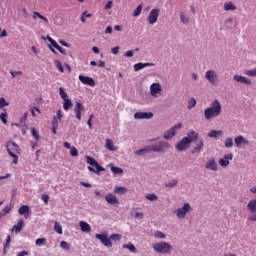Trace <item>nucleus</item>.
Returning <instances> with one entry per match:
<instances>
[{
	"label": "nucleus",
	"instance_id": "1",
	"mask_svg": "<svg viewBox=\"0 0 256 256\" xmlns=\"http://www.w3.org/2000/svg\"><path fill=\"white\" fill-rule=\"evenodd\" d=\"M171 149V144L166 141H160L156 144H153L152 146H146L144 148H141L139 150L135 151V155L138 157H145V155H149L153 151V153H158V155H164L166 151H169Z\"/></svg>",
	"mask_w": 256,
	"mask_h": 256
},
{
	"label": "nucleus",
	"instance_id": "2",
	"mask_svg": "<svg viewBox=\"0 0 256 256\" xmlns=\"http://www.w3.org/2000/svg\"><path fill=\"white\" fill-rule=\"evenodd\" d=\"M221 113H223V106H221V102L218 99H215L211 102L210 107L204 110V117L206 121H211V119L219 117Z\"/></svg>",
	"mask_w": 256,
	"mask_h": 256
},
{
	"label": "nucleus",
	"instance_id": "3",
	"mask_svg": "<svg viewBox=\"0 0 256 256\" xmlns=\"http://www.w3.org/2000/svg\"><path fill=\"white\" fill-rule=\"evenodd\" d=\"M199 139V133L195 132V130H191L190 133L187 134L186 137H183L177 144L176 149L179 152L187 151L191 147V144L194 141Z\"/></svg>",
	"mask_w": 256,
	"mask_h": 256
},
{
	"label": "nucleus",
	"instance_id": "4",
	"mask_svg": "<svg viewBox=\"0 0 256 256\" xmlns=\"http://www.w3.org/2000/svg\"><path fill=\"white\" fill-rule=\"evenodd\" d=\"M5 147L8 152V155H10V157H13L12 163H14V165H17L19 161V156H17V153H20L21 148H19V145H17V143L13 141H8Z\"/></svg>",
	"mask_w": 256,
	"mask_h": 256
},
{
	"label": "nucleus",
	"instance_id": "5",
	"mask_svg": "<svg viewBox=\"0 0 256 256\" xmlns=\"http://www.w3.org/2000/svg\"><path fill=\"white\" fill-rule=\"evenodd\" d=\"M152 247L156 253H160L161 255H169V253L173 251V246H171L169 242H165V241L157 242L153 244Z\"/></svg>",
	"mask_w": 256,
	"mask_h": 256
},
{
	"label": "nucleus",
	"instance_id": "6",
	"mask_svg": "<svg viewBox=\"0 0 256 256\" xmlns=\"http://www.w3.org/2000/svg\"><path fill=\"white\" fill-rule=\"evenodd\" d=\"M85 159H86V163L88 165H91V166H88V171H90L91 173H101V171H105V168L101 165H99V162H97V160H95V158L89 156V155H86L85 156ZM95 167V168H93Z\"/></svg>",
	"mask_w": 256,
	"mask_h": 256
},
{
	"label": "nucleus",
	"instance_id": "7",
	"mask_svg": "<svg viewBox=\"0 0 256 256\" xmlns=\"http://www.w3.org/2000/svg\"><path fill=\"white\" fill-rule=\"evenodd\" d=\"M191 211H193L191 204L185 203L183 207L176 209L174 213L176 214L178 219H185V217H187V214Z\"/></svg>",
	"mask_w": 256,
	"mask_h": 256
},
{
	"label": "nucleus",
	"instance_id": "8",
	"mask_svg": "<svg viewBox=\"0 0 256 256\" xmlns=\"http://www.w3.org/2000/svg\"><path fill=\"white\" fill-rule=\"evenodd\" d=\"M247 211L250 215L248 216V221L256 222V199H252L248 202Z\"/></svg>",
	"mask_w": 256,
	"mask_h": 256
},
{
	"label": "nucleus",
	"instance_id": "9",
	"mask_svg": "<svg viewBox=\"0 0 256 256\" xmlns=\"http://www.w3.org/2000/svg\"><path fill=\"white\" fill-rule=\"evenodd\" d=\"M177 129H183V124L178 123L172 126L170 129H168L166 132H164V139H166V141H170V139H173V137L177 135Z\"/></svg>",
	"mask_w": 256,
	"mask_h": 256
},
{
	"label": "nucleus",
	"instance_id": "10",
	"mask_svg": "<svg viewBox=\"0 0 256 256\" xmlns=\"http://www.w3.org/2000/svg\"><path fill=\"white\" fill-rule=\"evenodd\" d=\"M205 79L210 83V85H217V83H219V76L215 70L206 71Z\"/></svg>",
	"mask_w": 256,
	"mask_h": 256
},
{
	"label": "nucleus",
	"instance_id": "11",
	"mask_svg": "<svg viewBox=\"0 0 256 256\" xmlns=\"http://www.w3.org/2000/svg\"><path fill=\"white\" fill-rule=\"evenodd\" d=\"M95 237L104 247H113V242L109 239V234H96Z\"/></svg>",
	"mask_w": 256,
	"mask_h": 256
},
{
	"label": "nucleus",
	"instance_id": "12",
	"mask_svg": "<svg viewBox=\"0 0 256 256\" xmlns=\"http://www.w3.org/2000/svg\"><path fill=\"white\" fill-rule=\"evenodd\" d=\"M161 91H163V89L161 88V84L160 83H152L150 85V95L152 97H159V95H161Z\"/></svg>",
	"mask_w": 256,
	"mask_h": 256
},
{
	"label": "nucleus",
	"instance_id": "13",
	"mask_svg": "<svg viewBox=\"0 0 256 256\" xmlns=\"http://www.w3.org/2000/svg\"><path fill=\"white\" fill-rule=\"evenodd\" d=\"M193 143H196L195 147H193V149L191 150V154L195 155L197 153H200L203 151V147H205V143L203 141V138H199L194 141Z\"/></svg>",
	"mask_w": 256,
	"mask_h": 256
},
{
	"label": "nucleus",
	"instance_id": "14",
	"mask_svg": "<svg viewBox=\"0 0 256 256\" xmlns=\"http://www.w3.org/2000/svg\"><path fill=\"white\" fill-rule=\"evenodd\" d=\"M159 19V9H152L147 17L149 25H155V22Z\"/></svg>",
	"mask_w": 256,
	"mask_h": 256
},
{
	"label": "nucleus",
	"instance_id": "15",
	"mask_svg": "<svg viewBox=\"0 0 256 256\" xmlns=\"http://www.w3.org/2000/svg\"><path fill=\"white\" fill-rule=\"evenodd\" d=\"M79 81L83 83V85H89V87H95V80L89 76L79 75Z\"/></svg>",
	"mask_w": 256,
	"mask_h": 256
},
{
	"label": "nucleus",
	"instance_id": "16",
	"mask_svg": "<svg viewBox=\"0 0 256 256\" xmlns=\"http://www.w3.org/2000/svg\"><path fill=\"white\" fill-rule=\"evenodd\" d=\"M229 161H233V153H228L221 158L218 163L221 167H227L229 165Z\"/></svg>",
	"mask_w": 256,
	"mask_h": 256
},
{
	"label": "nucleus",
	"instance_id": "17",
	"mask_svg": "<svg viewBox=\"0 0 256 256\" xmlns=\"http://www.w3.org/2000/svg\"><path fill=\"white\" fill-rule=\"evenodd\" d=\"M105 201L108 205H119V199L113 193H108L105 196Z\"/></svg>",
	"mask_w": 256,
	"mask_h": 256
},
{
	"label": "nucleus",
	"instance_id": "18",
	"mask_svg": "<svg viewBox=\"0 0 256 256\" xmlns=\"http://www.w3.org/2000/svg\"><path fill=\"white\" fill-rule=\"evenodd\" d=\"M134 119L141 120V119H153L152 112H136L134 113Z\"/></svg>",
	"mask_w": 256,
	"mask_h": 256
},
{
	"label": "nucleus",
	"instance_id": "19",
	"mask_svg": "<svg viewBox=\"0 0 256 256\" xmlns=\"http://www.w3.org/2000/svg\"><path fill=\"white\" fill-rule=\"evenodd\" d=\"M205 169H208L209 171H218V165H217V161H215V158H210L206 162Z\"/></svg>",
	"mask_w": 256,
	"mask_h": 256
},
{
	"label": "nucleus",
	"instance_id": "20",
	"mask_svg": "<svg viewBox=\"0 0 256 256\" xmlns=\"http://www.w3.org/2000/svg\"><path fill=\"white\" fill-rule=\"evenodd\" d=\"M233 81H236V83H243L244 85H251V80L241 75H234Z\"/></svg>",
	"mask_w": 256,
	"mask_h": 256
},
{
	"label": "nucleus",
	"instance_id": "21",
	"mask_svg": "<svg viewBox=\"0 0 256 256\" xmlns=\"http://www.w3.org/2000/svg\"><path fill=\"white\" fill-rule=\"evenodd\" d=\"M234 142H235V145L236 147H241V145H243L244 147L249 145V140L245 139V137L243 136H237L235 139H234Z\"/></svg>",
	"mask_w": 256,
	"mask_h": 256
},
{
	"label": "nucleus",
	"instance_id": "22",
	"mask_svg": "<svg viewBox=\"0 0 256 256\" xmlns=\"http://www.w3.org/2000/svg\"><path fill=\"white\" fill-rule=\"evenodd\" d=\"M145 67H155V63H143L139 62L137 64H134V71H141V69H145Z\"/></svg>",
	"mask_w": 256,
	"mask_h": 256
},
{
	"label": "nucleus",
	"instance_id": "23",
	"mask_svg": "<svg viewBox=\"0 0 256 256\" xmlns=\"http://www.w3.org/2000/svg\"><path fill=\"white\" fill-rule=\"evenodd\" d=\"M24 226H25V222L23 221V219L19 220L18 224L12 227L11 233H13V231H15V233H21V231H23Z\"/></svg>",
	"mask_w": 256,
	"mask_h": 256
},
{
	"label": "nucleus",
	"instance_id": "24",
	"mask_svg": "<svg viewBox=\"0 0 256 256\" xmlns=\"http://www.w3.org/2000/svg\"><path fill=\"white\" fill-rule=\"evenodd\" d=\"M208 137L210 139H219V137H223V130H211L208 133Z\"/></svg>",
	"mask_w": 256,
	"mask_h": 256
},
{
	"label": "nucleus",
	"instance_id": "25",
	"mask_svg": "<svg viewBox=\"0 0 256 256\" xmlns=\"http://www.w3.org/2000/svg\"><path fill=\"white\" fill-rule=\"evenodd\" d=\"M18 213H19V215H23L25 217V219H28L29 218V207L27 205H22L18 209Z\"/></svg>",
	"mask_w": 256,
	"mask_h": 256
},
{
	"label": "nucleus",
	"instance_id": "26",
	"mask_svg": "<svg viewBox=\"0 0 256 256\" xmlns=\"http://www.w3.org/2000/svg\"><path fill=\"white\" fill-rule=\"evenodd\" d=\"M79 225L82 233H91V226L89 225V223L85 221H80Z\"/></svg>",
	"mask_w": 256,
	"mask_h": 256
},
{
	"label": "nucleus",
	"instance_id": "27",
	"mask_svg": "<svg viewBox=\"0 0 256 256\" xmlns=\"http://www.w3.org/2000/svg\"><path fill=\"white\" fill-rule=\"evenodd\" d=\"M225 25H226L227 29H233V27H237V20H235V18H233V17H230V18L226 19Z\"/></svg>",
	"mask_w": 256,
	"mask_h": 256
},
{
	"label": "nucleus",
	"instance_id": "28",
	"mask_svg": "<svg viewBox=\"0 0 256 256\" xmlns=\"http://www.w3.org/2000/svg\"><path fill=\"white\" fill-rule=\"evenodd\" d=\"M179 185L178 179H172L165 183V187H168V189H173L174 187H177Z\"/></svg>",
	"mask_w": 256,
	"mask_h": 256
},
{
	"label": "nucleus",
	"instance_id": "29",
	"mask_svg": "<svg viewBox=\"0 0 256 256\" xmlns=\"http://www.w3.org/2000/svg\"><path fill=\"white\" fill-rule=\"evenodd\" d=\"M127 191H128L127 188L123 186H115L114 188V193H116V195H125Z\"/></svg>",
	"mask_w": 256,
	"mask_h": 256
},
{
	"label": "nucleus",
	"instance_id": "30",
	"mask_svg": "<svg viewBox=\"0 0 256 256\" xmlns=\"http://www.w3.org/2000/svg\"><path fill=\"white\" fill-rule=\"evenodd\" d=\"M237 6L233 4V2H226L224 3V11H236Z\"/></svg>",
	"mask_w": 256,
	"mask_h": 256
},
{
	"label": "nucleus",
	"instance_id": "31",
	"mask_svg": "<svg viewBox=\"0 0 256 256\" xmlns=\"http://www.w3.org/2000/svg\"><path fill=\"white\" fill-rule=\"evenodd\" d=\"M123 249H128L130 253H137V248L133 243H128V244H123L122 245Z\"/></svg>",
	"mask_w": 256,
	"mask_h": 256
},
{
	"label": "nucleus",
	"instance_id": "32",
	"mask_svg": "<svg viewBox=\"0 0 256 256\" xmlns=\"http://www.w3.org/2000/svg\"><path fill=\"white\" fill-rule=\"evenodd\" d=\"M71 107H73V102L71 101V99L69 98L64 99V103H63L64 111H69Z\"/></svg>",
	"mask_w": 256,
	"mask_h": 256
},
{
	"label": "nucleus",
	"instance_id": "33",
	"mask_svg": "<svg viewBox=\"0 0 256 256\" xmlns=\"http://www.w3.org/2000/svg\"><path fill=\"white\" fill-rule=\"evenodd\" d=\"M105 147L106 149H108V151H117V148H115V146L113 145V141L111 139H106Z\"/></svg>",
	"mask_w": 256,
	"mask_h": 256
},
{
	"label": "nucleus",
	"instance_id": "34",
	"mask_svg": "<svg viewBox=\"0 0 256 256\" xmlns=\"http://www.w3.org/2000/svg\"><path fill=\"white\" fill-rule=\"evenodd\" d=\"M180 20L182 21V23L184 25H189V16H187V14H185V12L180 13Z\"/></svg>",
	"mask_w": 256,
	"mask_h": 256
},
{
	"label": "nucleus",
	"instance_id": "35",
	"mask_svg": "<svg viewBox=\"0 0 256 256\" xmlns=\"http://www.w3.org/2000/svg\"><path fill=\"white\" fill-rule=\"evenodd\" d=\"M111 171L114 175H123V168L111 165Z\"/></svg>",
	"mask_w": 256,
	"mask_h": 256
},
{
	"label": "nucleus",
	"instance_id": "36",
	"mask_svg": "<svg viewBox=\"0 0 256 256\" xmlns=\"http://www.w3.org/2000/svg\"><path fill=\"white\" fill-rule=\"evenodd\" d=\"M54 231L58 233V235H63V227L58 222L54 224Z\"/></svg>",
	"mask_w": 256,
	"mask_h": 256
},
{
	"label": "nucleus",
	"instance_id": "37",
	"mask_svg": "<svg viewBox=\"0 0 256 256\" xmlns=\"http://www.w3.org/2000/svg\"><path fill=\"white\" fill-rule=\"evenodd\" d=\"M42 19V21H45V23H49V20L45 18V16L41 15L39 12H33V19Z\"/></svg>",
	"mask_w": 256,
	"mask_h": 256
},
{
	"label": "nucleus",
	"instance_id": "38",
	"mask_svg": "<svg viewBox=\"0 0 256 256\" xmlns=\"http://www.w3.org/2000/svg\"><path fill=\"white\" fill-rule=\"evenodd\" d=\"M141 11H143V6L138 5L137 8L133 12V17H139L141 15Z\"/></svg>",
	"mask_w": 256,
	"mask_h": 256
},
{
	"label": "nucleus",
	"instance_id": "39",
	"mask_svg": "<svg viewBox=\"0 0 256 256\" xmlns=\"http://www.w3.org/2000/svg\"><path fill=\"white\" fill-rule=\"evenodd\" d=\"M225 147L226 149H231V147H233V138L231 137L226 138Z\"/></svg>",
	"mask_w": 256,
	"mask_h": 256
},
{
	"label": "nucleus",
	"instance_id": "40",
	"mask_svg": "<svg viewBox=\"0 0 256 256\" xmlns=\"http://www.w3.org/2000/svg\"><path fill=\"white\" fill-rule=\"evenodd\" d=\"M60 247L65 249V251H69L71 249V245L67 241H61Z\"/></svg>",
	"mask_w": 256,
	"mask_h": 256
},
{
	"label": "nucleus",
	"instance_id": "41",
	"mask_svg": "<svg viewBox=\"0 0 256 256\" xmlns=\"http://www.w3.org/2000/svg\"><path fill=\"white\" fill-rule=\"evenodd\" d=\"M145 197L148 201H157L159 199L155 193L147 194Z\"/></svg>",
	"mask_w": 256,
	"mask_h": 256
},
{
	"label": "nucleus",
	"instance_id": "42",
	"mask_svg": "<svg viewBox=\"0 0 256 256\" xmlns=\"http://www.w3.org/2000/svg\"><path fill=\"white\" fill-rule=\"evenodd\" d=\"M35 244L38 245V247H41V245H47V239H45V238H38L35 241Z\"/></svg>",
	"mask_w": 256,
	"mask_h": 256
},
{
	"label": "nucleus",
	"instance_id": "43",
	"mask_svg": "<svg viewBox=\"0 0 256 256\" xmlns=\"http://www.w3.org/2000/svg\"><path fill=\"white\" fill-rule=\"evenodd\" d=\"M59 95H60L61 99H63V101L65 99H67V97H68L67 92H65V89L63 87L59 88Z\"/></svg>",
	"mask_w": 256,
	"mask_h": 256
},
{
	"label": "nucleus",
	"instance_id": "44",
	"mask_svg": "<svg viewBox=\"0 0 256 256\" xmlns=\"http://www.w3.org/2000/svg\"><path fill=\"white\" fill-rule=\"evenodd\" d=\"M3 107H9V102L4 98H0V109H3Z\"/></svg>",
	"mask_w": 256,
	"mask_h": 256
},
{
	"label": "nucleus",
	"instance_id": "45",
	"mask_svg": "<svg viewBox=\"0 0 256 256\" xmlns=\"http://www.w3.org/2000/svg\"><path fill=\"white\" fill-rule=\"evenodd\" d=\"M74 111H85V106L81 102H76Z\"/></svg>",
	"mask_w": 256,
	"mask_h": 256
},
{
	"label": "nucleus",
	"instance_id": "46",
	"mask_svg": "<svg viewBox=\"0 0 256 256\" xmlns=\"http://www.w3.org/2000/svg\"><path fill=\"white\" fill-rule=\"evenodd\" d=\"M195 105H197V100H195V98H191L188 101V109H193V107H195Z\"/></svg>",
	"mask_w": 256,
	"mask_h": 256
},
{
	"label": "nucleus",
	"instance_id": "47",
	"mask_svg": "<svg viewBox=\"0 0 256 256\" xmlns=\"http://www.w3.org/2000/svg\"><path fill=\"white\" fill-rule=\"evenodd\" d=\"M31 133L36 141H39V139H41V137L39 136V133H37V129L31 128Z\"/></svg>",
	"mask_w": 256,
	"mask_h": 256
},
{
	"label": "nucleus",
	"instance_id": "48",
	"mask_svg": "<svg viewBox=\"0 0 256 256\" xmlns=\"http://www.w3.org/2000/svg\"><path fill=\"white\" fill-rule=\"evenodd\" d=\"M46 39H47V41H49L50 46L55 48L58 45L57 42L53 38H51V36L47 35Z\"/></svg>",
	"mask_w": 256,
	"mask_h": 256
},
{
	"label": "nucleus",
	"instance_id": "49",
	"mask_svg": "<svg viewBox=\"0 0 256 256\" xmlns=\"http://www.w3.org/2000/svg\"><path fill=\"white\" fill-rule=\"evenodd\" d=\"M245 75H248V77H256V68L252 70H246Z\"/></svg>",
	"mask_w": 256,
	"mask_h": 256
},
{
	"label": "nucleus",
	"instance_id": "50",
	"mask_svg": "<svg viewBox=\"0 0 256 256\" xmlns=\"http://www.w3.org/2000/svg\"><path fill=\"white\" fill-rule=\"evenodd\" d=\"M71 150H70V155H71V157H78L79 156V151L77 150V148H75V147H72V148H70Z\"/></svg>",
	"mask_w": 256,
	"mask_h": 256
},
{
	"label": "nucleus",
	"instance_id": "51",
	"mask_svg": "<svg viewBox=\"0 0 256 256\" xmlns=\"http://www.w3.org/2000/svg\"><path fill=\"white\" fill-rule=\"evenodd\" d=\"M0 120L4 125H7V112L0 114Z\"/></svg>",
	"mask_w": 256,
	"mask_h": 256
},
{
	"label": "nucleus",
	"instance_id": "52",
	"mask_svg": "<svg viewBox=\"0 0 256 256\" xmlns=\"http://www.w3.org/2000/svg\"><path fill=\"white\" fill-rule=\"evenodd\" d=\"M109 239L112 241H121V236L119 234H112Z\"/></svg>",
	"mask_w": 256,
	"mask_h": 256
},
{
	"label": "nucleus",
	"instance_id": "53",
	"mask_svg": "<svg viewBox=\"0 0 256 256\" xmlns=\"http://www.w3.org/2000/svg\"><path fill=\"white\" fill-rule=\"evenodd\" d=\"M55 65H56V67H57V69L61 72V73H63L65 70L63 69V65L61 64V62L59 61V60H56L55 61Z\"/></svg>",
	"mask_w": 256,
	"mask_h": 256
},
{
	"label": "nucleus",
	"instance_id": "54",
	"mask_svg": "<svg viewBox=\"0 0 256 256\" xmlns=\"http://www.w3.org/2000/svg\"><path fill=\"white\" fill-rule=\"evenodd\" d=\"M0 213L6 216L8 213H11V207L6 206Z\"/></svg>",
	"mask_w": 256,
	"mask_h": 256
},
{
	"label": "nucleus",
	"instance_id": "55",
	"mask_svg": "<svg viewBox=\"0 0 256 256\" xmlns=\"http://www.w3.org/2000/svg\"><path fill=\"white\" fill-rule=\"evenodd\" d=\"M54 49H57V51H59V53H61L62 55H66L67 54L65 49H63L61 46H59V44Z\"/></svg>",
	"mask_w": 256,
	"mask_h": 256
},
{
	"label": "nucleus",
	"instance_id": "56",
	"mask_svg": "<svg viewBox=\"0 0 256 256\" xmlns=\"http://www.w3.org/2000/svg\"><path fill=\"white\" fill-rule=\"evenodd\" d=\"M155 237H158V239H165L166 235L165 233L161 232V231H158L156 234H155Z\"/></svg>",
	"mask_w": 256,
	"mask_h": 256
},
{
	"label": "nucleus",
	"instance_id": "57",
	"mask_svg": "<svg viewBox=\"0 0 256 256\" xmlns=\"http://www.w3.org/2000/svg\"><path fill=\"white\" fill-rule=\"evenodd\" d=\"M11 75H12V79H15V77H17V75H23V72L21 71H10Z\"/></svg>",
	"mask_w": 256,
	"mask_h": 256
},
{
	"label": "nucleus",
	"instance_id": "58",
	"mask_svg": "<svg viewBox=\"0 0 256 256\" xmlns=\"http://www.w3.org/2000/svg\"><path fill=\"white\" fill-rule=\"evenodd\" d=\"M51 124H52V127L57 128L59 127V120H57V118L54 117Z\"/></svg>",
	"mask_w": 256,
	"mask_h": 256
},
{
	"label": "nucleus",
	"instance_id": "59",
	"mask_svg": "<svg viewBox=\"0 0 256 256\" xmlns=\"http://www.w3.org/2000/svg\"><path fill=\"white\" fill-rule=\"evenodd\" d=\"M112 55H118L119 54V46H116L111 49Z\"/></svg>",
	"mask_w": 256,
	"mask_h": 256
},
{
	"label": "nucleus",
	"instance_id": "60",
	"mask_svg": "<svg viewBox=\"0 0 256 256\" xmlns=\"http://www.w3.org/2000/svg\"><path fill=\"white\" fill-rule=\"evenodd\" d=\"M28 113L25 112L24 115L20 118V123H25L27 121Z\"/></svg>",
	"mask_w": 256,
	"mask_h": 256
},
{
	"label": "nucleus",
	"instance_id": "61",
	"mask_svg": "<svg viewBox=\"0 0 256 256\" xmlns=\"http://www.w3.org/2000/svg\"><path fill=\"white\" fill-rule=\"evenodd\" d=\"M42 201H44V203L47 205V203H49V195L43 194L42 195Z\"/></svg>",
	"mask_w": 256,
	"mask_h": 256
},
{
	"label": "nucleus",
	"instance_id": "62",
	"mask_svg": "<svg viewBox=\"0 0 256 256\" xmlns=\"http://www.w3.org/2000/svg\"><path fill=\"white\" fill-rule=\"evenodd\" d=\"M135 217H136V219H143V217H145V215L142 212H136Z\"/></svg>",
	"mask_w": 256,
	"mask_h": 256
},
{
	"label": "nucleus",
	"instance_id": "63",
	"mask_svg": "<svg viewBox=\"0 0 256 256\" xmlns=\"http://www.w3.org/2000/svg\"><path fill=\"white\" fill-rule=\"evenodd\" d=\"M134 53L133 50H129L124 54V57H133Z\"/></svg>",
	"mask_w": 256,
	"mask_h": 256
},
{
	"label": "nucleus",
	"instance_id": "64",
	"mask_svg": "<svg viewBox=\"0 0 256 256\" xmlns=\"http://www.w3.org/2000/svg\"><path fill=\"white\" fill-rule=\"evenodd\" d=\"M249 192L252 193V195H256V186H253L249 189Z\"/></svg>",
	"mask_w": 256,
	"mask_h": 256
}]
</instances>
